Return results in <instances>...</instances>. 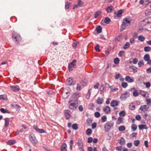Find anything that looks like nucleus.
<instances>
[{
  "label": "nucleus",
  "instance_id": "1",
  "mask_svg": "<svg viewBox=\"0 0 151 151\" xmlns=\"http://www.w3.org/2000/svg\"><path fill=\"white\" fill-rule=\"evenodd\" d=\"M12 40L17 44H18L22 40V38L20 35L14 31L12 32Z\"/></svg>",
  "mask_w": 151,
  "mask_h": 151
},
{
  "label": "nucleus",
  "instance_id": "2",
  "mask_svg": "<svg viewBox=\"0 0 151 151\" xmlns=\"http://www.w3.org/2000/svg\"><path fill=\"white\" fill-rule=\"evenodd\" d=\"M131 21L128 20V18H125L123 19L122 24L121 26V31H122L125 29L127 27L129 26Z\"/></svg>",
  "mask_w": 151,
  "mask_h": 151
},
{
  "label": "nucleus",
  "instance_id": "3",
  "mask_svg": "<svg viewBox=\"0 0 151 151\" xmlns=\"http://www.w3.org/2000/svg\"><path fill=\"white\" fill-rule=\"evenodd\" d=\"M114 124V122L111 121L107 122L104 126L105 131L106 132H109L111 128L113 126Z\"/></svg>",
  "mask_w": 151,
  "mask_h": 151
},
{
  "label": "nucleus",
  "instance_id": "4",
  "mask_svg": "<svg viewBox=\"0 0 151 151\" xmlns=\"http://www.w3.org/2000/svg\"><path fill=\"white\" fill-rule=\"evenodd\" d=\"M76 60H73L72 62L68 64V68L69 70L70 71L74 70L76 67Z\"/></svg>",
  "mask_w": 151,
  "mask_h": 151
},
{
  "label": "nucleus",
  "instance_id": "5",
  "mask_svg": "<svg viewBox=\"0 0 151 151\" xmlns=\"http://www.w3.org/2000/svg\"><path fill=\"white\" fill-rule=\"evenodd\" d=\"M73 101V100H70L68 102L70 104L69 108L72 110L76 109L78 105L77 102L73 103L72 102Z\"/></svg>",
  "mask_w": 151,
  "mask_h": 151
},
{
  "label": "nucleus",
  "instance_id": "6",
  "mask_svg": "<svg viewBox=\"0 0 151 151\" xmlns=\"http://www.w3.org/2000/svg\"><path fill=\"white\" fill-rule=\"evenodd\" d=\"M129 93L127 92H126L122 94L120 97V99L121 101L125 100L128 97H129Z\"/></svg>",
  "mask_w": 151,
  "mask_h": 151
},
{
  "label": "nucleus",
  "instance_id": "7",
  "mask_svg": "<svg viewBox=\"0 0 151 151\" xmlns=\"http://www.w3.org/2000/svg\"><path fill=\"white\" fill-rule=\"evenodd\" d=\"M77 144L79 150L81 151H84L83 144L81 141L79 139L77 142Z\"/></svg>",
  "mask_w": 151,
  "mask_h": 151
},
{
  "label": "nucleus",
  "instance_id": "8",
  "mask_svg": "<svg viewBox=\"0 0 151 151\" xmlns=\"http://www.w3.org/2000/svg\"><path fill=\"white\" fill-rule=\"evenodd\" d=\"M29 139L31 142L32 143L36 144L37 142V140L34 135H30Z\"/></svg>",
  "mask_w": 151,
  "mask_h": 151
},
{
  "label": "nucleus",
  "instance_id": "9",
  "mask_svg": "<svg viewBox=\"0 0 151 151\" xmlns=\"http://www.w3.org/2000/svg\"><path fill=\"white\" fill-rule=\"evenodd\" d=\"M67 84L68 85H74L75 83L73 82V78L70 77L68 78L66 81Z\"/></svg>",
  "mask_w": 151,
  "mask_h": 151
},
{
  "label": "nucleus",
  "instance_id": "10",
  "mask_svg": "<svg viewBox=\"0 0 151 151\" xmlns=\"http://www.w3.org/2000/svg\"><path fill=\"white\" fill-rule=\"evenodd\" d=\"M139 93L140 95L145 98H147L148 97V93L147 91L141 90L139 91Z\"/></svg>",
  "mask_w": 151,
  "mask_h": 151
},
{
  "label": "nucleus",
  "instance_id": "11",
  "mask_svg": "<svg viewBox=\"0 0 151 151\" xmlns=\"http://www.w3.org/2000/svg\"><path fill=\"white\" fill-rule=\"evenodd\" d=\"M34 129L35 130L38 132L40 133H45L46 132L45 131V130L42 129H39L38 127H37L36 126H35L33 127Z\"/></svg>",
  "mask_w": 151,
  "mask_h": 151
},
{
  "label": "nucleus",
  "instance_id": "12",
  "mask_svg": "<svg viewBox=\"0 0 151 151\" xmlns=\"http://www.w3.org/2000/svg\"><path fill=\"white\" fill-rule=\"evenodd\" d=\"M70 111L68 110H65L64 111L65 117L66 119H68L70 116Z\"/></svg>",
  "mask_w": 151,
  "mask_h": 151
},
{
  "label": "nucleus",
  "instance_id": "13",
  "mask_svg": "<svg viewBox=\"0 0 151 151\" xmlns=\"http://www.w3.org/2000/svg\"><path fill=\"white\" fill-rule=\"evenodd\" d=\"M4 127L6 128L8 127L9 124V122H10V118H6L4 119Z\"/></svg>",
  "mask_w": 151,
  "mask_h": 151
},
{
  "label": "nucleus",
  "instance_id": "14",
  "mask_svg": "<svg viewBox=\"0 0 151 151\" xmlns=\"http://www.w3.org/2000/svg\"><path fill=\"white\" fill-rule=\"evenodd\" d=\"M125 79V80L128 83H132L134 81V79L132 78H131V77L128 76H126Z\"/></svg>",
  "mask_w": 151,
  "mask_h": 151
},
{
  "label": "nucleus",
  "instance_id": "15",
  "mask_svg": "<svg viewBox=\"0 0 151 151\" xmlns=\"http://www.w3.org/2000/svg\"><path fill=\"white\" fill-rule=\"evenodd\" d=\"M103 110L106 113V114H109L111 112L110 109L108 106H107L105 108H104Z\"/></svg>",
  "mask_w": 151,
  "mask_h": 151
},
{
  "label": "nucleus",
  "instance_id": "16",
  "mask_svg": "<svg viewBox=\"0 0 151 151\" xmlns=\"http://www.w3.org/2000/svg\"><path fill=\"white\" fill-rule=\"evenodd\" d=\"M73 96L74 97L73 100L77 101L78 99L80 97L79 94L78 93H75L73 94Z\"/></svg>",
  "mask_w": 151,
  "mask_h": 151
},
{
  "label": "nucleus",
  "instance_id": "17",
  "mask_svg": "<svg viewBox=\"0 0 151 151\" xmlns=\"http://www.w3.org/2000/svg\"><path fill=\"white\" fill-rule=\"evenodd\" d=\"M110 105L111 106L114 107L117 106L118 104L116 101L113 100L111 101Z\"/></svg>",
  "mask_w": 151,
  "mask_h": 151
},
{
  "label": "nucleus",
  "instance_id": "18",
  "mask_svg": "<svg viewBox=\"0 0 151 151\" xmlns=\"http://www.w3.org/2000/svg\"><path fill=\"white\" fill-rule=\"evenodd\" d=\"M12 90L14 91H17L19 90V88L18 86H11Z\"/></svg>",
  "mask_w": 151,
  "mask_h": 151
},
{
  "label": "nucleus",
  "instance_id": "19",
  "mask_svg": "<svg viewBox=\"0 0 151 151\" xmlns=\"http://www.w3.org/2000/svg\"><path fill=\"white\" fill-rule=\"evenodd\" d=\"M113 10V7L111 5L107 7L106 9V11L108 13L111 12Z\"/></svg>",
  "mask_w": 151,
  "mask_h": 151
},
{
  "label": "nucleus",
  "instance_id": "20",
  "mask_svg": "<svg viewBox=\"0 0 151 151\" xmlns=\"http://www.w3.org/2000/svg\"><path fill=\"white\" fill-rule=\"evenodd\" d=\"M148 108H148H147V106L146 105H144L143 106H140L139 109L142 111H147Z\"/></svg>",
  "mask_w": 151,
  "mask_h": 151
},
{
  "label": "nucleus",
  "instance_id": "21",
  "mask_svg": "<svg viewBox=\"0 0 151 151\" xmlns=\"http://www.w3.org/2000/svg\"><path fill=\"white\" fill-rule=\"evenodd\" d=\"M67 145L65 143H63L61 146V151H67Z\"/></svg>",
  "mask_w": 151,
  "mask_h": 151
},
{
  "label": "nucleus",
  "instance_id": "22",
  "mask_svg": "<svg viewBox=\"0 0 151 151\" xmlns=\"http://www.w3.org/2000/svg\"><path fill=\"white\" fill-rule=\"evenodd\" d=\"M138 127L139 130H142L143 129H147L148 128L145 124H140L138 125Z\"/></svg>",
  "mask_w": 151,
  "mask_h": 151
},
{
  "label": "nucleus",
  "instance_id": "23",
  "mask_svg": "<svg viewBox=\"0 0 151 151\" xmlns=\"http://www.w3.org/2000/svg\"><path fill=\"white\" fill-rule=\"evenodd\" d=\"M16 142V141L15 140H10L9 141H8L6 142V143L8 145H12L14 144Z\"/></svg>",
  "mask_w": 151,
  "mask_h": 151
},
{
  "label": "nucleus",
  "instance_id": "24",
  "mask_svg": "<svg viewBox=\"0 0 151 151\" xmlns=\"http://www.w3.org/2000/svg\"><path fill=\"white\" fill-rule=\"evenodd\" d=\"M103 98L99 97L97 100L96 102L97 104H101L103 103Z\"/></svg>",
  "mask_w": 151,
  "mask_h": 151
},
{
  "label": "nucleus",
  "instance_id": "25",
  "mask_svg": "<svg viewBox=\"0 0 151 151\" xmlns=\"http://www.w3.org/2000/svg\"><path fill=\"white\" fill-rule=\"evenodd\" d=\"M80 83L83 86H85L87 84V80L85 79L82 80L80 82Z\"/></svg>",
  "mask_w": 151,
  "mask_h": 151
},
{
  "label": "nucleus",
  "instance_id": "26",
  "mask_svg": "<svg viewBox=\"0 0 151 151\" xmlns=\"http://www.w3.org/2000/svg\"><path fill=\"white\" fill-rule=\"evenodd\" d=\"M96 30L98 33H101L102 32L101 27L99 25L96 28Z\"/></svg>",
  "mask_w": 151,
  "mask_h": 151
},
{
  "label": "nucleus",
  "instance_id": "27",
  "mask_svg": "<svg viewBox=\"0 0 151 151\" xmlns=\"http://www.w3.org/2000/svg\"><path fill=\"white\" fill-rule=\"evenodd\" d=\"M111 22L110 18L108 17H106L104 19V22L105 23L108 24Z\"/></svg>",
  "mask_w": 151,
  "mask_h": 151
},
{
  "label": "nucleus",
  "instance_id": "28",
  "mask_svg": "<svg viewBox=\"0 0 151 151\" xmlns=\"http://www.w3.org/2000/svg\"><path fill=\"white\" fill-rule=\"evenodd\" d=\"M130 68L132 69L133 70V72L134 73H135L137 72V68L134 66H131L129 67Z\"/></svg>",
  "mask_w": 151,
  "mask_h": 151
},
{
  "label": "nucleus",
  "instance_id": "29",
  "mask_svg": "<svg viewBox=\"0 0 151 151\" xmlns=\"http://www.w3.org/2000/svg\"><path fill=\"white\" fill-rule=\"evenodd\" d=\"M146 61H147L148 60H149V59H150V57L148 54H145L144 58H143Z\"/></svg>",
  "mask_w": 151,
  "mask_h": 151
},
{
  "label": "nucleus",
  "instance_id": "30",
  "mask_svg": "<svg viewBox=\"0 0 151 151\" xmlns=\"http://www.w3.org/2000/svg\"><path fill=\"white\" fill-rule=\"evenodd\" d=\"M78 1V6L81 7L83 6L84 4V2L81 1V0H77Z\"/></svg>",
  "mask_w": 151,
  "mask_h": 151
},
{
  "label": "nucleus",
  "instance_id": "31",
  "mask_svg": "<svg viewBox=\"0 0 151 151\" xmlns=\"http://www.w3.org/2000/svg\"><path fill=\"white\" fill-rule=\"evenodd\" d=\"M145 37L142 35H140L138 37V40L141 42H143L145 40Z\"/></svg>",
  "mask_w": 151,
  "mask_h": 151
},
{
  "label": "nucleus",
  "instance_id": "32",
  "mask_svg": "<svg viewBox=\"0 0 151 151\" xmlns=\"http://www.w3.org/2000/svg\"><path fill=\"white\" fill-rule=\"evenodd\" d=\"M123 118L121 117H119L116 121V124H119L122 122Z\"/></svg>",
  "mask_w": 151,
  "mask_h": 151
},
{
  "label": "nucleus",
  "instance_id": "33",
  "mask_svg": "<svg viewBox=\"0 0 151 151\" xmlns=\"http://www.w3.org/2000/svg\"><path fill=\"white\" fill-rule=\"evenodd\" d=\"M79 42L78 41L75 42L73 43L72 44V47L73 48L75 49L77 45L79 44Z\"/></svg>",
  "mask_w": 151,
  "mask_h": 151
},
{
  "label": "nucleus",
  "instance_id": "34",
  "mask_svg": "<svg viewBox=\"0 0 151 151\" xmlns=\"http://www.w3.org/2000/svg\"><path fill=\"white\" fill-rule=\"evenodd\" d=\"M101 13V12L99 11L96 12L94 15V18H98L99 16L100 15Z\"/></svg>",
  "mask_w": 151,
  "mask_h": 151
},
{
  "label": "nucleus",
  "instance_id": "35",
  "mask_svg": "<svg viewBox=\"0 0 151 151\" xmlns=\"http://www.w3.org/2000/svg\"><path fill=\"white\" fill-rule=\"evenodd\" d=\"M120 144L121 145H123L125 144V140L123 137H122L120 139Z\"/></svg>",
  "mask_w": 151,
  "mask_h": 151
},
{
  "label": "nucleus",
  "instance_id": "36",
  "mask_svg": "<svg viewBox=\"0 0 151 151\" xmlns=\"http://www.w3.org/2000/svg\"><path fill=\"white\" fill-rule=\"evenodd\" d=\"M122 14V10H119L116 14V16L118 17H121Z\"/></svg>",
  "mask_w": 151,
  "mask_h": 151
},
{
  "label": "nucleus",
  "instance_id": "37",
  "mask_svg": "<svg viewBox=\"0 0 151 151\" xmlns=\"http://www.w3.org/2000/svg\"><path fill=\"white\" fill-rule=\"evenodd\" d=\"M139 93L137 91V90H135L133 92V95L134 97H137L138 96Z\"/></svg>",
  "mask_w": 151,
  "mask_h": 151
},
{
  "label": "nucleus",
  "instance_id": "38",
  "mask_svg": "<svg viewBox=\"0 0 151 151\" xmlns=\"http://www.w3.org/2000/svg\"><path fill=\"white\" fill-rule=\"evenodd\" d=\"M137 128V126L134 124H132L131 126V128L133 131H135Z\"/></svg>",
  "mask_w": 151,
  "mask_h": 151
},
{
  "label": "nucleus",
  "instance_id": "39",
  "mask_svg": "<svg viewBox=\"0 0 151 151\" xmlns=\"http://www.w3.org/2000/svg\"><path fill=\"white\" fill-rule=\"evenodd\" d=\"M0 111L3 113H10V112L8 110H6L5 109L3 108H1L0 109Z\"/></svg>",
  "mask_w": 151,
  "mask_h": 151
},
{
  "label": "nucleus",
  "instance_id": "40",
  "mask_svg": "<svg viewBox=\"0 0 151 151\" xmlns=\"http://www.w3.org/2000/svg\"><path fill=\"white\" fill-rule=\"evenodd\" d=\"M129 43L128 42H127L123 46V48L125 49H127L129 47Z\"/></svg>",
  "mask_w": 151,
  "mask_h": 151
},
{
  "label": "nucleus",
  "instance_id": "41",
  "mask_svg": "<svg viewBox=\"0 0 151 151\" xmlns=\"http://www.w3.org/2000/svg\"><path fill=\"white\" fill-rule=\"evenodd\" d=\"M72 128L73 129L75 130H77L78 128L77 124H73L72 125Z\"/></svg>",
  "mask_w": 151,
  "mask_h": 151
},
{
  "label": "nucleus",
  "instance_id": "42",
  "mask_svg": "<svg viewBox=\"0 0 151 151\" xmlns=\"http://www.w3.org/2000/svg\"><path fill=\"white\" fill-rule=\"evenodd\" d=\"M107 117L105 116H103L101 117V122H104L106 121Z\"/></svg>",
  "mask_w": 151,
  "mask_h": 151
},
{
  "label": "nucleus",
  "instance_id": "43",
  "mask_svg": "<svg viewBox=\"0 0 151 151\" xmlns=\"http://www.w3.org/2000/svg\"><path fill=\"white\" fill-rule=\"evenodd\" d=\"M119 62V59L118 58H115L114 60V62L115 64H118Z\"/></svg>",
  "mask_w": 151,
  "mask_h": 151
},
{
  "label": "nucleus",
  "instance_id": "44",
  "mask_svg": "<svg viewBox=\"0 0 151 151\" xmlns=\"http://www.w3.org/2000/svg\"><path fill=\"white\" fill-rule=\"evenodd\" d=\"M6 98V96L5 95H0V99L5 100Z\"/></svg>",
  "mask_w": 151,
  "mask_h": 151
},
{
  "label": "nucleus",
  "instance_id": "45",
  "mask_svg": "<svg viewBox=\"0 0 151 151\" xmlns=\"http://www.w3.org/2000/svg\"><path fill=\"white\" fill-rule=\"evenodd\" d=\"M92 132V130L90 129H88L86 131V134L87 135H89L91 134Z\"/></svg>",
  "mask_w": 151,
  "mask_h": 151
},
{
  "label": "nucleus",
  "instance_id": "46",
  "mask_svg": "<svg viewBox=\"0 0 151 151\" xmlns=\"http://www.w3.org/2000/svg\"><path fill=\"white\" fill-rule=\"evenodd\" d=\"M125 129V127L123 126H121L119 127V130L120 131H124Z\"/></svg>",
  "mask_w": 151,
  "mask_h": 151
},
{
  "label": "nucleus",
  "instance_id": "47",
  "mask_svg": "<svg viewBox=\"0 0 151 151\" xmlns=\"http://www.w3.org/2000/svg\"><path fill=\"white\" fill-rule=\"evenodd\" d=\"M144 118L147 120H149L151 118L149 115H148L147 114V113H146L145 114Z\"/></svg>",
  "mask_w": 151,
  "mask_h": 151
},
{
  "label": "nucleus",
  "instance_id": "48",
  "mask_svg": "<svg viewBox=\"0 0 151 151\" xmlns=\"http://www.w3.org/2000/svg\"><path fill=\"white\" fill-rule=\"evenodd\" d=\"M100 91H106V88L103 85H101L100 88Z\"/></svg>",
  "mask_w": 151,
  "mask_h": 151
},
{
  "label": "nucleus",
  "instance_id": "49",
  "mask_svg": "<svg viewBox=\"0 0 151 151\" xmlns=\"http://www.w3.org/2000/svg\"><path fill=\"white\" fill-rule=\"evenodd\" d=\"M129 108L131 109L132 110H134L135 109V106L133 105V103H131L129 106Z\"/></svg>",
  "mask_w": 151,
  "mask_h": 151
},
{
  "label": "nucleus",
  "instance_id": "50",
  "mask_svg": "<svg viewBox=\"0 0 151 151\" xmlns=\"http://www.w3.org/2000/svg\"><path fill=\"white\" fill-rule=\"evenodd\" d=\"M151 49L150 47L149 46H146L144 48V50L145 52H149Z\"/></svg>",
  "mask_w": 151,
  "mask_h": 151
},
{
  "label": "nucleus",
  "instance_id": "51",
  "mask_svg": "<svg viewBox=\"0 0 151 151\" xmlns=\"http://www.w3.org/2000/svg\"><path fill=\"white\" fill-rule=\"evenodd\" d=\"M122 86L124 88H126L128 86V84L126 82H122L121 84Z\"/></svg>",
  "mask_w": 151,
  "mask_h": 151
},
{
  "label": "nucleus",
  "instance_id": "52",
  "mask_svg": "<svg viewBox=\"0 0 151 151\" xmlns=\"http://www.w3.org/2000/svg\"><path fill=\"white\" fill-rule=\"evenodd\" d=\"M126 113L124 111H121L119 113V115L121 116H124L125 115Z\"/></svg>",
  "mask_w": 151,
  "mask_h": 151
},
{
  "label": "nucleus",
  "instance_id": "53",
  "mask_svg": "<svg viewBox=\"0 0 151 151\" xmlns=\"http://www.w3.org/2000/svg\"><path fill=\"white\" fill-rule=\"evenodd\" d=\"M124 52L123 50H121L119 51L118 53V55L119 56L122 57L123 56Z\"/></svg>",
  "mask_w": 151,
  "mask_h": 151
},
{
  "label": "nucleus",
  "instance_id": "54",
  "mask_svg": "<svg viewBox=\"0 0 151 151\" xmlns=\"http://www.w3.org/2000/svg\"><path fill=\"white\" fill-rule=\"evenodd\" d=\"M99 45L97 44L95 47L96 51L97 52H99L100 51V50L99 48Z\"/></svg>",
  "mask_w": 151,
  "mask_h": 151
},
{
  "label": "nucleus",
  "instance_id": "55",
  "mask_svg": "<svg viewBox=\"0 0 151 151\" xmlns=\"http://www.w3.org/2000/svg\"><path fill=\"white\" fill-rule=\"evenodd\" d=\"M95 116L96 118H98L100 116V114L99 112H96L94 113Z\"/></svg>",
  "mask_w": 151,
  "mask_h": 151
},
{
  "label": "nucleus",
  "instance_id": "56",
  "mask_svg": "<svg viewBox=\"0 0 151 151\" xmlns=\"http://www.w3.org/2000/svg\"><path fill=\"white\" fill-rule=\"evenodd\" d=\"M69 3L68 1L65 2V8L66 9H68L69 8Z\"/></svg>",
  "mask_w": 151,
  "mask_h": 151
},
{
  "label": "nucleus",
  "instance_id": "57",
  "mask_svg": "<svg viewBox=\"0 0 151 151\" xmlns=\"http://www.w3.org/2000/svg\"><path fill=\"white\" fill-rule=\"evenodd\" d=\"M73 140H71L70 142V150H71L73 147Z\"/></svg>",
  "mask_w": 151,
  "mask_h": 151
},
{
  "label": "nucleus",
  "instance_id": "58",
  "mask_svg": "<svg viewBox=\"0 0 151 151\" xmlns=\"http://www.w3.org/2000/svg\"><path fill=\"white\" fill-rule=\"evenodd\" d=\"M139 143V141L137 140H135L134 142V144L135 146H137L138 145Z\"/></svg>",
  "mask_w": 151,
  "mask_h": 151
},
{
  "label": "nucleus",
  "instance_id": "59",
  "mask_svg": "<svg viewBox=\"0 0 151 151\" xmlns=\"http://www.w3.org/2000/svg\"><path fill=\"white\" fill-rule=\"evenodd\" d=\"M144 63H143L142 60L139 61L138 63V65L139 67H141L142 65H144Z\"/></svg>",
  "mask_w": 151,
  "mask_h": 151
},
{
  "label": "nucleus",
  "instance_id": "60",
  "mask_svg": "<svg viewBox=\"0 0 151 151\" xmlns=\"http://www.w3.org/2000/svg\"><path fill=\"white\" fill-rule=\"evenodd\" d=\"M150 3L149 0H146L144 1V6H147Z\"/></svg>",
  "mask_w": 151,
  "mask_h": 151
},
{
  "label": "nucleus",
  "instance_id": "61",
  "mask_svg": "<svg viewBox=\"0 0 151 151\" xmlns=\"http://www.w3.org/2000/svg\"><path fill=\"white\" fill-rule=\"evenodd\" d=\"M92 122V120L91 119H88L86 120V122L87 123H88V125H89L90 124H91Z\"/></svg>",
  "mask_w": 151,
  "mask_h": 151
},
{
  "label": "nucleus",
  "instance_id": "62",
  "mask_svg": "<svg viewBox=\"0 0 151 151\" xmlns=\"http://www.w3.org/2000/svg\"><path fill=\"white\" fill-rule=\"evenodd\" d=\"M136 119L138 121H140L141 119V117L139 115H137L135 117Z\"/></svg>",
  "mask_w": 151,
  "mask_h": 151
},
{
  "label": "nucleus",
  "instance_id": "63",
  "mask_svg": "<svg viewBox=\"0 0 151 151\" xmlns=\"http://www.w3.org/2000/svg\"><path fill=\"white\" fill-rule=\"evenodd\" d=\"M93 138L91 137H89L88 139L87 142L88 143H91L93 141Z\"/></svg>",
  "mask_w": 151,
  "mask_h": 151
},
{
  "label": "nucleus",
  "instance_id": "64",
  "mask_svg": "<svg viewBox=\"0 0 151 151\" xmlns=\"http://www.w3.org/2000/svg\"><path fill=\"white\" fill-rule=\"evenodd\" d=\"M146 101L147 102V104L150 105L151 104V99H146Z\"/></svg>",
  "mask_w": 151,
  "mask_h": 151
}]
</instances>
